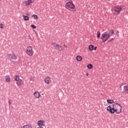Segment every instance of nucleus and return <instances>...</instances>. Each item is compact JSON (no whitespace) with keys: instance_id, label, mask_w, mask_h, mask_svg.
<instances>
[{"instance_id":"obj_1","label":"nucleus","mask_w":128,"mask_h":128,"mask_svg":"<svg viewBox=\"0 0 128 128\" xmlns=\"http://www.w3.org/2000/svg\"><path fill=\"white\" fill-rule=\"evenodd\" d=\"M122 106L119 104H115L112 105V108L111 106H108L106 108L107 112H110V114H114L116 112L117 114H120L122 112Z\"/></svg>"},{"instance_id":"obj_2","label":"nucleus","mask_w":128,"mask_h":128,"mask_svg":"<svg viewBox=\"0 0 128 128\" xmlns=\"http://www.w3.org/2000/svg\"><path fill=\"white\" fill-rule=\"evenodd\" d=\"M122 10V6H116L114 7L112 10L111 11L114 14H116V16L118 14L120 11Z\"/></svg>"},{"instance_id":"obj_3","label":"nucleus","mask_w":128,"mask_h":128,"mask_svg":"<svg viewBox=\"0 0 128 128\" xmlns=\"http://www.w3.org/2000/svg\"><path fill=\"white\" fill-rule=\"evenodd\" d=\"M65 6L67 10H68V8H70L71 10H74V8H76V6L74 5L72 2H68L66 4V5H65Z\"/></svg>"},{"instance_id":"obj_4","label":"nucleus","mask_w":128,"mask_h":128,"mask_svg":"<svg viewBox=\"0 0 128 128\" xmlns=\"http://www.w3.org/2000/svg\"><path fill=\"white\" fill-rule=\"evenodd\" d=\"M108 38H110V36L106 32H104L101 37V40H102L103 42H106Z\"/></svg>"},{"instance_id":"obj_5","label":"nucleus","mask_w":128,"mask_h":128,"mask_svg":"<svg viewBox=\"0 0 128 128\" xmlns=\"http://www.w3.org/2000/svg\"><path fill=\"white\" fill-rule=\"evenodd\" d=\"M52 46H53L55 50H58L59 52H60L62 50V48H64V47L62 46L56 44L55 42H53L52 44Z\"/></svg>"},{"instance_id":"obj_6","label":"nucleus","mask_w":128,"mask_h":128,"mask_svg":"<svg viewBox=\"0 0 128 128\" xmlns=\"http://www.w3.org/2000/svg\"><path fill=\"white\" fill-rule=\"evenodd\" d=\"M26 54L30 56H32L34 54V52L32 51V46H30L26 48Z\"/></svg>"},{"instance_id":"obj_7","label":"nucleus","mask_w":128,"mask_h":128,"mask_svg":"<svg viewBox=\"0 0 128 128\" xmlns=\"http://www.w3.org/2000/svg\"><path fill=\"white\" fill-rule=\"evenodd\" d=\"M8 58H12V60H16L18 58V56L16 55L15 54H13L12 55V54H8Z\"/></svg>"},{"instance_id":"obj_8","label":"nucleus","mask_w":128,"mask_h":128,"mask_svg":"<svg viewBox=\"0 0 128 128\" xmlns=\"http://www.w3.org/2000/svg\"><path fill=\"white\" fill-rule=\"evenodd\" d=\"M44 120H38V124L39 127H42L44 126Z\"/></svg>"},{"instance_id":"obj_9","label":"nucleus","mask_w":128,"mask_h":128,"mask_svg":"<svg viewBox=\"0 0 128 128\" xmlns=\"http://www.w3.org/2000/svg\"><path fill=\"white\" fill-rule=\"evenodd\" d=\"M32 2H34L32 0H28L27 1H25L24 4H25L26 6H32Z\"/></svg>"},{"instance_id":"obj_10","label":"nucleus","mask_w":128,"mask_h":128,"mask_svg":"<svg viewBox=\"0 0 128 128\" xmlns=\"http://www.w3.org/2000/svg\"><path fill=\"white\" fill-rule=\"evenodd\" d=\"M34 96L36 98H40V94L38 92H34Z\"/></svg>"},{"instance_id":"obj_11","label":"nucleus","mask_w":128,"mask_h":128,"mask_svg":"<svg viewBox=\"0 0 128 128\" xmlns=\"http://www.w3.org/2000/svg\"><path fill=\"white\" fill-rule=\"evenodd\" d=\"M17 86H20L22 84H24V82H22V79H20V80H18L16 82Z\"/></svg>"},{"instance_id":"obj_12","label":"nucleus","mask_w":128,"mask_h":128,"mask_svg":"<svg viewBox=\"0 0 128 128\" xmlns=\"http://www.w3.org/2000/svg\"><path fill=\"white\" fill-rule=\"evenodd\" d=\"M114 30H110L108 34L109 36V37L110 38V36H114Z\"/></svg>"},{"instance_id":"obj_13","label":"nucleus","mask_w":128,"mask_h":128,"mask_svg":"<svg viewBox=\"0 0 128 128\" xmlns=\"http://www.w3.org/2000/svg\"><path fill=\"white\" fill-rule=\"evenodd\" d=\"M76 60L78 62H82V57L80 56H76Z\"/></svg>"},{"instance_id":"obj_14","label":"nucleus","mask_w":128,"mask_h":128,"mask_svg":"<svg viewBox=\"0 0 128 128\" xmlns=\"http://www.w3.org/2000/svg\"><path fill=\"white\" fill-rule=\"evenodd\" d=\"M50 78L47 77L45 78L44 82H46V84H50Z\"/></svg>"},{"instance_id":"obj_15","label":"nucleus","mask_w":128,"mask_h":128,"mask_svg":"<svg viewBox=\"0 0 128 128\" xmlns=\"http://www.w3.org/2000/svg\"><path fill=\"white\" fill-rule=\"evenodd\" d=\"M22 16H23V18L24 20H30V17H28V16H24V14H22Z\"/></svg>"},{"instance_id":"obj_16","label":"nucleus","mask_w":128,"mask_h":128,"mask_svg":"<svg viewBox=\"0 0 128 128\" xmlns=\"http://www.w3.org/2000/svg\"><path fill=\"white\" fill-rule=\"evenodd\" d=\"M124 92L128 94V86H124Z\"/></svg>"},{"instance_id":"obj_17","label":"nucleus","mask_w":128,"mask_h":128,"mask_svg":"<svg viewBox=\"0 0 128 128\" xmlns=\"http://www.w3.org/2000/svg\"><path fill=\"white\" fill-rule=\"evenodd\" d=\"M94 46L92 44H90L88 46L89 50H94Z\"/></svg>"},{"instance_id":"obj_18","label":"nucleus","mask_w":128,"mask_h":128,"mask_svg":"<svg viewBox=\"0 0 128 128\" xmlns=\"http://www.w3.org/2000/svg\"><path fill=\"white\" fill-rule=\"evenodd\" d=\"M87 68L88 70H92L94 68V66L91 64H88L87 65Z\"/></svg>"},{"instance_id":"obj_19","label":"nucleus","mask_w":128,"mask_h":128,"mask_svg":"<svg viewBox=\"0 0 128 128\" xmlns=\"http://www.w3.org/2000/svg\"><path fill=\"white\" fill-rule=\"evenodd\" d=\"M14 80H16V82H18V80H20V76L17 75V76H14Z\"/></svg>"},{"instance_id":"obj_20","label":"nucleus","mask_w":128,"mask_h":128,"mask_svg":"<svg viewBox=\"0 0 128 128\" xmlns=\"http://www.w3.org/2000/svg\"><path fill=\"white\" fill-rule=\"evenodd\" d=\"M107 102H108V104H114V102L112 100H108Z\"/></svg>"},{"instance_id":"obj_21","label":"nucleus","mask_w":128,"mask_h":128,"mask_svg":"<svg viewBox=\"0 0 128 128\" xmlns=\"http://www.w3.org/2000/svg\"><path fill=\"white\" fill-rule=\"evenodd\" d=\"M32 18H34V20H38V16L36 14H32Z\"/></svg>"},{"instance_id":"obj_22","label":"nucleus","mask_w":128,"mask_h":128,"mask_svg":"<svg viewBox=\"0 0 128 128\" xmlns=\"http://www.w3.org/2000/svg\"><path fill=\"white\" fill-rule=\"evenodd\" d=\"M21 128H32V126L30 125H25L22 126Z\"/></svg>"},{"instance_id":"obj_23","label":"nucleus","mask_w":128,"mask_h":128,"mask_svg":"<svg viewBox=\"0 0 128 128\" xmlns=\"http://www.w3.org/2000/svg\"><path fill=\"white\" fill-rule=\"evenodd\" d=\"M6 81L7 82H10V76H6Z\"/></svg>"},{"instance_id":"obj_24","label":"nucleus","mask_w":128,"mask_h":128,"mask_svg":"<svg viewBox=\"0 0 128 128\" xmlns=\"http://www.w3.org/2000/svg\"><path fill=\"white\" fill-rule=\"evenodd\" d=\"M97 38H100V31L97 32Z\"/></svg>"},{"instance_id":"obj_25","label":"nucleus","mask_w":128,"mask_h":128,"mask_svg":"<svg viewBox=\"0 0 128 128\" xmlns=\"http://www.w3.org/2000/svg\"><path fill=\"white\" fill-rule=\"evenodd\" d=\"M31 28H34L36 29V26L34 24H32L30 25Z\"/></svg>"},{"instance_id":"obj_26","label":"nucleus","mask_w":128,"mask_h":128,"mask_svg":"<svg viewBox=\"0 0 128 128\" xmlns=\"http://www.w3.org/2000/svg\"><path fill=\"white\" fill-rule=\"evenodd\" d=\"M114 40V38H112L109 40H108V42H112V40Z\"/></svg>"},{"instance_id":"obj_27","label":"nucleus","mask_w":128,"mask_h":128,"mask_svg":"<svg viewBox=\"0 0 128 128\" xmlns=\"http://www.w3.org/2000/svg\"><path fill=\"white\" fill-rule=\"evenodd\" d=\"M26 15L27 16H30V12H26Z\"/></svg>"},{"instance_id":"obj_28","label":"nucleus","mask_w":128,"mask_h":128,"mask_svg":"<svg viewBox=\"0 0 128 128\" xmlns=\"http://www.w3.org/2000/svg\"><path fill=\"white\" fill-rule=\"evenodd\" d=\"M4 28V24H0V28Z\"/></svg>"},{"instance_id":"obj_29","label":"nucleus","mask_w":128,"mask_h":128,"mask_svg":"<svg viewBox=\"0 0 128 128\" xmlns=\"http://www.w3.org/2000/svg\"><path fill=\"white\" fill-rule=\"evenodd\" d=\"M97 48H98V47H96V46L94 47V50H96Z\"/></svg>"},{"instance_id":"obj_30","label":"nucleus","mask_w":128,"mask_h":128,"mask_svg":"<svg viewBox=\"0 0 128 128\" xmlns=\"http://www.w3.org/2000/svg\"><path fill=\"white\" fill-rule=\"evenodd\" d=\"M8 104L10 105L12 104V102H10V100H8Z\"/></svg>"},{"instance_id":"obj_31","label":"nucleus","mask_w":128,"mask_h":128,"mask_svg":"<svg viewBox=\"0 0 128 128\" xmlns=\"http://www.w3.org/2000/svg\"><path fill=\"white\" fill-rule=\"evenodd\" d=\"M64 48H67L66 45V44H64Z\"/></svg>"},{"instance_id":"obj_32","label":"nucleus","mask_w":128,"mask_h":128,"mask_svg":"<svg viewBox=\"0 0 128 128\" xmlns=\"http://www.w3.org/2000/svg\"><path fill=\"white\" fill-rule=\"evenodd\" d=\"M120 90H122V85L120 86Z\"/></svg>"},{"instance_id":"obj_33","label":"nucleus","mask_w":128,"mask_h":128,"mask_svg":"<svg viewBox=\"0 0 128 128\" xmlns=\"http://www.w3.org/2000/svg\"><path fill=\"white\" fill-rule=\"evenodd\" d=\"M86 76H88V73H86Z\"/></svg>"},{"instance_id":"obj_34","label":"nucleus","mask_w":128,"mask_h":128,"mask_svg":"<svg viewBox=\"0 0 128 128\" xmlns=\"http://www.w3.org/2000/svg\"><path fill=\"white\" fill-rule=\"evenodd\" d=\"M37 128H44L38 126V127Z\"/></svg>"},{"instance_id":"obj_35","label":"nucleus","mask_w":128,"mask_h":128,"mask_svg":"<svg viewBox=\"0 0 128 128\" xmlns=\"http://www.w3.org/2000/svg\"><path fill=\"white\" fill-rule=\"evenodd\" d=\"M128 14V12H127V14Z\"/></svg>"},{"instance_id":"obj_36","label":"nucleus","mask_w":128,"mask_h":128,"mask_svg":"<svg viewBox=\"0 0 128 128\" xmlns=\"http://www.w3.org/2000/svg\"><path fill=\"white\" fill-rule=\"evenodd\" d=\"M108 2H110V0H108Z\"/></svg>"}]
</instances>
